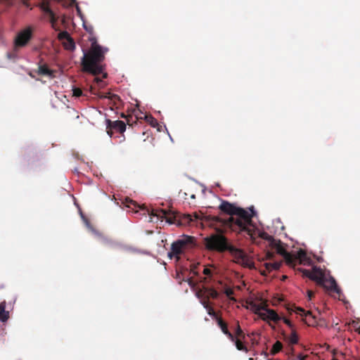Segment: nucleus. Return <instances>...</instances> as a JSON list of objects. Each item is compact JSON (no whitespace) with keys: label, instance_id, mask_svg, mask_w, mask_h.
I'll list each match as a JSON object with an SVG mask.
<instances>
[{"label":"nucleus","instance_id":"41","mask_svg":"<svg viewBox=\"0 0 360 360\" xmlns=\"http://www.w3.org/2000/svg\"><path fill=\"white\" fill-rule=\"evenodd\" d=\"M307 357V356H303L302 354H300L298 356V359L299 360H306V358Z\"/></svg>","mask_w":360,"mask_h":360},{"label":"nucleus","instance_id":"17","mask_svg":"<svg viewBox=\"0 0 360 360\" xmlns=\"http://www.w3.org/2000/svg\"><path fill=\"white\" fill-rule=\"evenodd\" d=\"M9 318V312L6 310V302L0 303V321L6 322Z\"/></svg>","mask_w":360,"mask_h":360},{"label":"nucleus","instance_id":"11","mask_svg":"<svg viewBox=\"0 0 360 360\" xmlns=\"http://www.w3.org/2000/svg\"><path fill=\"white\" fill-rule=\"evenodd\" d=\"M41 9L44 12H45L49 17V21L51 24V27L57 30V21L58 18L56 16L55 13L53 12V11L51 9L48 4H43L41 6Z\"/></svg>","mask_w":360,"mask_h":360},{"label":"nucleus","instance_id":"3","mask_svg":"<svg viewBox=\"0 0 360 360\" xmlns=\"http://www.w3.org/2000/svg\"><path fill=\"white\" fill-rule=\"evenodd\" d=\"M207 250L224 252L228 251L237 260H244L246 255L244 251L231 245L226 237L221 233H214L204 238Z\"/></svg>","mask_w":360,"mask_h":360},{"label":"nucleus","instance_id":"37","mask_svg":"<svg viewBox=\"0 0 360 360\" xmlns=\"http://www.w3.org/2000/svg\"><path fill=\"white\" fill-rule=\"evenodd\" d=\"M282 318L281 316H280L277 313L276 314V315H274V316L273 317L272 319V321H274V323H278L280 321L282 320Z\"/></svg>","mask_w":360,"mask_h":360},{"label":"nucleus","instance_id":"39","mask_svg":"<svg viewBox=\"0 0 360 360\" xmlns=\"http://www.w3.org/2000/svg\"><path fill=\"white\" fill-rule=\"evenodd\" d=\"M314 293L312 290H308L307 291V295L309 297V300H311V297L314 296Z\"/></svg>","mask_w":360,"mask_h":360},{"label":"nucleus","instance_id":"44","mask_svg":"<svg viewBox=\"0 0 360 360\" xmlns=\"http://www.w3.org/2000/svg\"><path fill=\"white\" fill-rule=\"evenodd\" d=\"M356 331L360 334V327L356 329Z\"/></svg>","mask_w":360,"mask_h":360},{"label":"nucleus","instance_id":"48","mask_svg":"<svg viewBox=\"0 0 360 360\" xmlns=\"http://www.w3.org/2000/svg\"><path fill=\"white\" fill-rule=\"evenodd\" d=\"M332 360H338V359H333Z\"/></svg>","mask_w":360,"mask_h":360},{"label":"nucleus","instance_id":"40","mask_svg":"<svg viewBox=\"0 0 360 360\" xmlns=\"http://www.w3.org/2000/svg\"><path fill=\"white\" fill-rule=\"evenodd\" d=\"M126 118H127V124L131 125L132 123H131V120H132V116H129V117H127Z\"/></svg>","mask_w":360,"mask_h":360},{"label":"nucleus","instance_id":"2","mask_svg":"<svg viewBox=\"0 0 360 360\" xmlns=\"http://www.w3.org/2000/svg\"><path fill=\"white\" fill-rule=\"evenodd\" d=\"M89 40L91 45L87 51H84L81 61L82 68L84 72L98 75L102 73L105 69L103 61L105 54L108 49L99 45L95 37H91Z\"/></svg>","mask_w":360,"mask_h":360},{"label":"nucleus","instance_id":"9","mask_svg":"<svg viewBox=\"0 0 360 360\" xmlns=\"http://www.w3.org/2000/svg\"><path fill=\"white\" fill-rule=\"evenodd\" d=\"M283 259H285V262L288 266H294L297 264L298 260L300 261L299 263L301 264L302 262L305 259L307 255L306 253L304 251H300L298 252V257H296L288 252H286L283 255Z\"/></svg>","mask_w":360,"mask_h":360},{"label":"nucleus","instance_id":"21","mask_svg":"<svg viewBox=\"0 0 360 360\" xmlns=\"http://www.w3.org/2000/svg\"><path fill=\"white\" fill-rule=\"evenodd\" d=\"M203 293L207 299H217L219 297L218 292L216 290L210 288H205Z\"/></svg>","mask_w":360,"mask_h":360},{"label":"nucleus","instance_id":"45","mask_svg":"<svg viewBox=\"0 0 360 360\" xmlns=\"http://www.w3.org/2000/svg\"><path fill=\"white\" fill-rule=\"evenodd\" d=\"M191 198H195V195H193H193H191Z\"/></svg>","mask_w":360,"mask_h":360},{"label":"nucleus","instance_id":"38","mask_svg":"<svg viewBox=\"0 0 360 360\" xmlns=\"http://www.w3.org/2000/svg\"><path fill=\"white\" fill-rule=\"evenodd\" d=\"M203 274L207 276H210L212 274V271L208 268H205L203 270Z\"/></svg>","mask_w":360,"mask_h":360},{"label":"nucleus","instance_id":"15","mask_svg":"<svg viewBox=\"0 0 360 360\" xmlns=\"http://www.w3.org/2000/svg\"><path fill=\"white\" fill-rule=\"evenodd\" d=\"M287 310L289 311V312H291V311H295L296 314H300L301 316H311V319L313 320L315 319V316H312L311 315V312L309 311H306L304 309L301 308V307H287Z\"/></svg>","mask_w":360,"mask_h":360},{"label":"nucleus","instance_id":"14","mask_svg":"<svg viewBox=\"0 0 360 360\" xmlns=\"http://www.w3.org/2000/svg\"><path fill=\"white\" fill-rule=\"evenodd\" d=\"M269 246L272 249H275L276 250V252L281 255V256H283L287 252L280 240L274 239L269 243Z\"/></svg>","mask_w":360,"mask_h":360},{"label":"nucleus","instance_id":"24","mask_svg":"<svg viewBox=\"0 0 360 360\" xmlns=\"http://www.w3.org/2000/svg\"><path fill=\"white\" fill-rule=\"evenodd\" d=\"M282 348H283L282 343L280 341H276L274 344V345H273V347H272V348L271 349V354L272 355H275L277 353H278L280 351H281Z\"/></svg>","mask_w":360,"mask_h":360},{"label":"nucleus","instance_id":"1","mask_svg":"<svg viewBox=\"0 0 360 360\" xmlns=\"http://www.w3.org/2000/svg\"><path fill=\"white\" fill-rule=\"evenodd\" d=\"M219 209L224 213L230 215L226 219H221L215 217L216 221L221 223L226 227L230 228L234 231H245L251 235L252 218L254 215V210L251 209L252 214L241 207H236L235 205L228 201H222L219 205Z\"/></svg>","mask_w":360,"mask_h":360},{"label":"nucleus","instance_id":"19","mask_svg":"<svg viewBox=\"0 0 360 360\" xmlns=\"http://www.w3.org/2000/svg\"><path fill=\"white\" fill-rule=\"evenodd\" d=\"M38 74L40 75H47L49 77H54V72L49 68L46 65H41L39 66Z\"/></svg>","mask_w":360,"mask_h":360},{"label":"nucleus","instance_id":"43","mask_svg":"<svg viewBox=\"0 0 360 360\" xmlns=\"http://www.w3.org/2000/svg\"><path fill=\"white\" fill-rule=\"evenodd\" d=\"M95 80L96 81L97 83L101 82V79H100L98 78H96Z\"/></svg>","mask_w":360,"mask_h":360},{"label":"nucleus","instance_id":"4","mask_svg":"<svg viewBox=\"0 0 360 360\" xmlns=\"http://www.w3.org/2000/svg\"><path fill=\"white\" fill-rule=\"evenodd\" d=\"M151 215L156 217L158 219H165L169 224H176L178 226L190 225L193 221L191 214H181L172 210L163 209H153Z\"/></svg>","mask_w":360,"mask_h":360},{"label":"nucleus","instance_id":"6","mask_svg":"<svg viewBox=\"0 0 360 360\" xmlns=\"http://www.w3.org/2000/svg\"><path fill=\"white\" fill-rule=\"evenodd\" d=\"M32 37V29L31 27H27L25 29L21 30L16 35L14 45L15 48H20L25 46Z\"/></svg>","mask_w":360,"mask_h":360},{"label":"nucleus","instance_id":"46","mask_svg":"<svg viewBox=\"0 0 360 360\" xmlns=\"http://www.w3.org/2000/svg\"><path fill=\"white\" fill-rule=\"evenodd\" d=\"M195 219H198V216L197 214H195Z\"/></svg>","mask_w":360,"mask_h":360},{"label":"nucleus","instance_id":"26","mask_svg":"<svg viewBox=\"0 0 360 360\" xmlns=\"http://www.w3.org/2000/svg\"><path fill=\"white\" fill-rule=\"evenodd\" d=\"M58 38L60 39H69L72 48L75 49V43H74L73 40L70 37V35L68 32H66V31L60 32L58 34Z\"/></svg>","mask_w":360,"mask_h":360},{"label":"nucleus","instance_id":"28","mask_svg":"<svg viewBox=\"0 0 360 360\" xmlns=\"http://www.w3.org/2000/svg\"><path fill=\"white\" fill-rule=\"evenodd\" d=\"M236 335L237 336L236 339H244L245 337V335L243 333V330L241 329L238 322H237V326L236 328Z\"/></svg>","mask_w":360,"mask_h":360},{"label":"nucleus","instance_id":"29","mask_svg":"<svg viewBox=\"0 0 360 360\" xmlns=\"http://www.w3.org/2000/svg\"><path fill=\"white\" fill-rule=\"evenodd\" d=\"M207 311V314L212 317V319H214L215 321H217V318H220L217 313L214 310V309L210 307H209L208 309H206Z\"/></svg>","mask_w":360,"mask_h":360},{"label":"nucleus","instance_id":"35","mask_svg":"<svg viewBox=\"0 0 360 360\" xmlns=\"http://www.w3.org/2000/svg\"><path fill=\"white\" fill-rule=\"evenodd\" d=\"M282 321L291 329V330H292V328H295L292 322L287 318L283 317Z\"/></svg>","mask_w":360,"mask_h":360},{"label":"nucleus","instance_id":"32","mask_svg":"<svg viewBox=\"0 0 360 360\" xmlns=\"http://www.w3.org/2000/svg\"><path fill=\"white\" fill-rule=\"evenodd\" d=\"M260 237L266 240H268L269 243L274 239L273 236L269 235L266 232L262 233Z\"/></svg>","mask_w":360,"mask_h":360},{"label":"nucleus","instance_id":"5","mask_svg":"<svg viewBox=\"0 0 360 360\" xmlns=\"http://www.w3.org/2000/svg\"><path fill=\"white\" fill-rule=\"evenodd\" d=\"M195 245V238L193 236H183L181 238L173 242L171 245V251L168 252V257L179 259L180 255L186 251L193 248Z\"/></svg>","mask_w":360,"mask_h":360},{"label":"nucleus","instance_id":"47","mask_svg":"<svg viewBox=\"0 0 360 360\" xmlns=\"http://www.w3.org/2000/svg\"><path fill=\"white\" fill-rule=\"evenodd\" d=\"M307 324H308L309 326H310V325H312V324H313V323H310V322H309V323H307Z\"/></svg>","mask_w":360,"mask_h":360},{"label":"nucleus","instance_id":"7","mask_svg":"<svg viewBox=\"0 0 360 360\" xmlns=\"http://www.w3.org/2000/svg\"><path fill=\"white\" fill-rule=\"evenodd\" d=\"M304 277H307L312 281H316L319 285L324 283V274L319 268L314 266L312 271L308 269H299Z\"/></svg>","mask_w":360,"mask_h":360},{"label":"nucleus","instance_id":"25","mask_svg":"<svg viewBox=\"0 0 360 360\" xmlns=\"http://www.w3.org/2000/svg\"><path fill=\"white\" fill-rule=\"evenodd\" d=\"M233 342H235L237 349L240 351H243L245 352H248L247 347L243 345L240 339H236V338L235 337V340H233Z\"/></svg>","mask_w":360,"mask_h":360},{"label":"nucleus","instance_id":"33","mask_svg":"<svg viewBox=\"0 0 360 360\" xmlns=\"http://www.w3.org/2000/svg\"><path fill=\"white\" fill-rule=\"evenodd\" d=\"M146 119L147 120V121L148 122H150V125L152 127H155L156 125H158V121L157 120H155L154 117H153L152 116H150V117H147L146 116Z\"/></svg>","mask_w":360,"mask_h":360},{"label":"nucleus","instance_id":"20","mask_svg":"<svg viewBox=\"0 0 360 360\" xmlns=\"http://www.w3.org/2000/svg\"><path fill=\"white\" fill-rule=\"evenodd\" d=\"M283 262H266L264 266L269 272L274 270H278L282 264Z\"/></svg>","mask_w":360,"mask_h":360},{"label":"nucleus","instance_id":"36","mask_svg":"<svg viewBox=\"0 0 360 360\" xmlns=\"http://www.w3.org/2000/svg\"><path fill=\"white\" fill-rule=\"evenodd\" d=\"M274 256H275V255L274 252L268 251L266 253L265 259H269V260H272L274 259Z\"/></svg>","mask_w":360,"mask_h":360},{"label":"nucleus","instance_id":"16","mask_svg":"<svg viewBox=\"0 0 360 360\" xmlns=\"http://www.w3.org/2000/svg\"><path fill=\"white\" fill-rule=\"evenodd\" d=\"M98 96L101 98L108 99L112 103L113 105H115L117 104V102L120 101V97L117 95L111 94L110 92L100 93L99 94H98Z\"/></svg>","mask_w":360,"mask_h":360},{"label":"nucleus","instance_id":"42","mask_svg":"<svg viewBox=\"0 0 360 360\" xmlns=\"http://www.w3.org/2000/svg\"><path fill=\"white\" fill-rule=\"evenodd\" d=\"M69 1H70L69 5L70 6H72L74 4H75V2H76V0H69Z\"/></svg>","mask_w":360,"mask_h":360},{"label":"nucleus","instance_id":"23","mask_svg":"<svg viewBox=\"0 0 360 360\" xmlns=\"http://www.w3.org/2000/svg\"><path fill=\"white\" fill-rule=\"evenodd\" d=\"M124 204L125 205L126 207L131 208L132 210H134L135 209L139 207L136 202L129 198H125Z\"/></svg>","mask_w":360,"mask_h":360},{"label":"nucleus","instance_id":"31","mask_svg":"<svg viewBox=\"0 0 360 360\" xmlns=\"http://www.w3.org/2000/svg\"><path fill=\"white\" fill-rule=\"evenodd\" d=\"M224 293L229 297V300H233V301H236V299L233 297H232V295L234 293L233 289H231L230 288H226L225 289V290H224Z\"/></svg>","mask_w":360,"mask_h":360},{"label":"nucleus","instance_id":"13","mask_svg":"<svg viewBox=\"0 0 360 360\" xmlns=\"http://www.w3.org/2000/svg\"><path fill=\"white\" fill-rule=\"evenodd\" d=\"M248 305L250 306V309L255 313V314H259L261 313V310H265L266 307H267V304L261 301L260 302H258L257 301L251 300L248 302Z\"/></svg>","mask_w":360,"mask_h":360},{"label":"nucleus","instance_id":"12","mask_svg":"<svg viewBox=\"0 0 360 360\" xmlns=\"http://www.w3.org/2000/svg\"><path fill=\"white\" fill-rule=\"evenodd\" d=\"M216 322L222 333L226 335L231 341L235 340V336L229 330L227 323L221 318H217Z\"/></svg>","mask_w":360,"mask_h":360},{"label":"nucleus","instance_id":"18","mask_svg":"<svg viewBox=\"0 0 360 360\" xmlns=\"http://www.w3.org/2000/svg\"><path fill=\"white\" fill-rule=\"evenodd\" d=\"M266 312L259 313V317L264 320H270L271 321L274 315H276V311L274 309H265Z\"/></svg>","mask_w":360,"mask_h":360},{"label":"nucleus","instance_id":"10","mask_svg":"<svg viewBox=\"0 0 360 360\" xmlns=\"http://www.w3.org/2000/svg\"><path fill=\"white\" fill-rule=\"evenodd\" d=\"M321 285L330 291L336 292L337 294H340L341 290L338 288L335 280L333 277L329 278L324 277V283H321Z\"/></svg>","mask_w":360,"mask_h":360},{"label":"nucleus","instance_id":"34","mask_svg":"<svg viewBox=\"0 0 360 360\" xmlns=\"http://www.w3.org/2000/svg\"><path fill=\"white\" fill-rule=\"evenodd\" d=\"M72 94L75 97H79L82 95V91L79 88L74 87L72 89Z\"/></svg>","mask_w":360,"mask_h":360},{"label":"nucleus","instance_id":"22","mask_svg":"<svg viewBox=\"0 0 360 360\" xmlns=\"http://www.w3.org/2000/svg\"><path fill=\"white\" fill-rule=\"evenodd\" d=\"M196 295L198 298L200 299V303L202 304L204 308L207 309L211 307L210 305L209 299H207L205 296L202 297V292L201 291L198 292Z\"/></svg>","mask_w":360,"mask_h":360},{"label":"nucleus","instance_id":"30","mask_svg":"<svg viewBox=\"0 0 360 360\" xmlns=\"http://www.w3.org/2000/svg\"><path fill=\"white\" fill-rule=\"evenodd\" d=\"M207 311V314L212 317V319H214L215 321H217V318H220L217 313L214 310V309L210 307H209L208 309H206Z\"/></svg>","mask_w":360,"mask_h":360},{"label":"nucleus","instance_id":"27","mask_svg":"<svg viewBox=\"0 0 360 360\" xmlns=\"http://www.w3.org/2000/svg\"><path fill=\"white\" fill-rule=\"evenodd\" d=\"M289 342L292 345H295L298 342V336L295 328H292L291 330V335L289 338Z\"/></svg>","mask_w":360,"mask_h":360},{"label":"nucleus","instance_id":"8","mask_svg":"<svg viewBox=\"0 0 360 360\" xmlns=\"http://www.w3.org/2000/svg\"><path fill=\"white\" fill-rule=\"evenodd\" d=\"M105 122H106L107 134L110 137H112L113 133L115 131L119 132V133L123 134V133L126 130V124L123 121H121V120L111 121L110 120L107 119L105 120Z\"/></svg>","mask_w":360,"mask_h":360}]
</instances>
